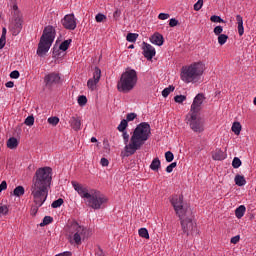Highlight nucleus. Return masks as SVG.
<instances>
[{
    "instance_id": "obj_18",
    "label": "nucleus",
    "mask_w": 256,
    "mask_h": 256,
    "mask_svg": "<svg viewBox=\"0 0 256 256\" xmlns=\"http://www.w3.org/2000/svg\"><path fill=\"white\" fill-rule=\"evenodd\" d=\"M69 123L74 131H79L81 129V118L79 116H72Z\"/></svg>"
},
{
    "instance_id": "obj_44",
    "label": "nucleus",
    "mask_w": 256,
    "mask_h": 256,
    "mask_svg": "<svg viewBox=\"0 0 256 256\" xmlns=\"http://www.w3.org/2000/svg\"><path fill=\"white\" fill-rule=\"evenodd\" d=\"M119 17H121V9L117 8L113 13L114 21H119Z\"/></svg>"
},
{
    "instance_id": "obj_7",
    "label": "nucleus",
    "mask_w": 256,
    "mask_h": 256,
    "mask_svg": "<svg viewBox=\"0 0 256 256\" xmlns=\"http://www.w3.org/2000/svg\"><path fill=\"white\" fill-rule=\"evenodd\" d=\"M70 233L72 235L69 236V241L71 245H81L82 241L89 238L90 231L85 226L79 225L77 222H72L70 226Z\"/></svg>"
},
{
    "instance_id": "obj_55",
    "label": "nucleus",
    "mask_w": 256,
    "mask_h": 256,
    "mask_svg": "<svg viewBox=\"0 0 256 256\" xmlns=\"http://www.w3.org/2000/svg\"><path fill=\"white\" fill-rule=\"evenodd\" d=\"M7 189V181H2L0 184V193H2V191H5Z\"/></svg>"
},
{
    "instance_id": "obj_3",
    "label": "nucleus",
    "mask_w": 256,
    "mask_h": 256,
    "mask_svg": "<svg viewBox=\"0 0 256 256\" xmlns=\"http://www.w3.org/2000/svg\"><path fill=\"white\" fill-rule=\"evenodd\" d=\"M72 186L82 199H86V205L87 207H91V209H101L104 203H107V197L97 191L91 193L87 187L77 183L76 181H72Z\"/></svg>"
},
{
    "instance_id": "obj_51",
    "label": "nucleus",
    "mask_w": 256,
    "mask_h": 256,
    "mask_svg": "<svg viewBox=\"0 0 256 256\" xmlns=\"http://www.w3.org/2000/svg\"><path fill=\"white\" fill-rule=\"evenodd\" d=\"M241 239V236L239 235H236L234 237L231 238L230 242L233 244V245H237L238 241H240Z\"/></svg>"
},
{
    "instance_id": "obj_4",
    "label": "nucleus",
    "mask_w": 256,
    "mask_h": 256,
    "mask_svg": "<svg viewBox=\"0 0 256 256\" xmlns=\"http://www.w3.org/2000/svg\"><path fill=\"white\" fill-rule=\"evenodd\" d=\"M137 71L135 69L127 68L122 73L120 80L117 84V89L120 93H130L135 89L138 81Z\"/></svg>"
},
{
    "instance_id": "obj_13",
    "label": "nucleus",
    "mask_w": 256,
    "mask_h": 256,
    "mask_svg": "<svg viewBox=\"0 0 256 256\" xmlns=\"http://www.w3.org/2000/svg\"><path fill=\"white\" fill-rule=\"evenodd\" d=\"M61 23L64 29H68L69 31H75L77 29V19H75V14L73 13L65 15Z\"/></svg>"
},
{
    "instance_id": "obj_2",
    "label": "nucleus",
    "mask_w": 256,
    "mask_h": 256,
    "mask_svg": "<svg viewBox=\"0 0 256 256\" xmlns=\"http://www.w3.org/2000/svg\"><path fill=\"white\" fill-rule=\"evenodd\" d=\"M149 137H151V125L148 122L138 124L130 137L129 145L124 147L125 157L135 155L145 142L149 141Z\"/></svg>"
},
{
    "instance_id": "obj_14",
    "label": "nucleus",
    "mask_w": 256,
    "mask_h": 256,
    "mask_svg": "<svg viewBox=\"0 0 256 256\" xmlns=\"http://www.w3.org/2000/svg\"><path fill=\"white\" fill-rule=\"evenodd\" d=\"M204 100H205V95H203V93L197 94L191 105L190 113L199 115V112L201 111V105H203Z\"/></svg>"
},
{
    "instance_id": "obj_38",
    "label": "nucleus",
    "mask_w": 256,
    "mask_h": 256,
    "mask_svg": "<svg viewBox=\"0 0 256 256\" xmlns=\"http://www.w3.org/2000/svg\"><path fill=\"white\" fill-rule=\"evenodd\" d=\"M210 21H212V23H225V20H223L220 16L217 15L211 16Z\"/></svg>"
},
{
    "instance_id": "obj_64",
    "label": "nucleus",
    "mask_w": 256,
    "mask_h": 256,
    "mask_svg": "<svg viewBox=\"0 0 256 256\" xmlns=\"http://www.w3.org/2000/svg\"><path fill=\"white\" fill-rule=\"evenodd\" d=\"M91 143H97V138L92 137V138H91Z\"/></svg>"
},
{
    "instance_id": "obj_60",
    "label": "nucleus",
    "mask_w": 256,
    "mask_h": 256,
    "mask_svg": "<svg viewBox=\"0 0 256 256\" xmlns=\"http://www.w3.org/2000/svg\"><path fill=\"white\" fill-rule=\"evenodd\" d=\"M15 86V83H13V81H8L6 84H5V87H8V89H12V87Z\"/></svg>"
},
{
    "instance_id": "obj_50",
    "label": "nucleus",
    "mask_w": 256,
    "mask_h": 256,
    "mask_svg": "<svg viewBox=\"0 0 256 256\" xmlns=\"http://www.w3.org/2000/svg\"><path fill=\"white\" fill-rule=\"evenodd\" d=\"M177 25H179V20L175 19V18H171L169 21V26L170 27H177Z\"/></svg>"
},
{
    "instance_id": "obj_27",
    "label": "nucleus",
    "mask_w": 256,
    "mask_h": 256,
    "mask_svg": "<svg viewBox=\"0 0 256 256\" xmlns=\"http://www.w3.org/2000/svg\"><path fill=\"white\" fill-rule=\"evenodd\" d=\"M72 41L73 40H71V39L63 41L59 46L60 51H67V49H69V45H71Z\"/></svg>"
},
{
    "instance_id": "obj_37",
    "label": "nucleus",
    "mask_w": 256,
    "mask_h": 256,
    "mask_svg": "<svg viewBox=\"0 0 256 256\" xmlns=\"http://www.w3.org/2000/svg\"><path fill=\"white\" fill-rule=\"evenodd\" d=\"M165 159H166L167 163H171L175 159V155H173V152L167 151L165 153Z\"/></svg>"
},
{
    "instance_id": "obj_9",
    "label": "nucleus",
    "mask_w": 256,
    "mask_h": 256,
    "mask_svg": "<svg viewBox=\"0 0 256 256\" xmlns=\"http://www.w3.org/2000/svg\"><path fill=\"white\" fill-rule=\"evenodd\" d=\"M170 203L174 208L177 217H183L184 215H192L193 210L187 204L183 203V195H174L170 198Z\"/></svg>"
},
{
    "instance_id": "obj_42",
    "label": "nucleus",
    "mask_w": 256,
    "mask_h": 256,
    "mask_svg": "<svg viewBox=\"0 0 256 256\" xmlns=\"http://www.w3.org/2000/svg\"><path fill=\"white\" fill-rule=\"evenodd\" d=\"M135 119H137V114L129 113L126 115L125 121H127V123H129V121H135Z\"/></svg>"
},
{
    "instance_id": "obj_53",
    "label": "nucleus",
    "mask_w": 256,
    "mask_h": 256,
    "mask_svg": "<svg viewBox=\"0 0 256 256\" xmlns=\"http://www.w3.org/2000/svg\"><path fill=\"white\" fill-rule=\"evenodd\" d=\"M158 19H161V21H165V19H169V14H167V13H160L158 15Z\"/></svg>"
},
{
    "instance_id": "obj_11",
    "label": "nucleus",
    "mask_w": 256,
    "mask_h": 256,
    "mask_svg": "<svg viewBox=\"0 0 256 256\" xmlns=\"http://www.w3.org/2000/svg\"><path fill=\"white\" fill-rule=\"evenodd\" d=\"M9 29L14 37H17L23 29V14L18 12L13 15L12 22L10 23Z\"/></svg>"
},
{
    "instance_id": "obj_10",
    "label": "nucleus",
    "mask_w": 256,
    "mask_h": 256,
    "mask_svg": "<svg viewBox=\"0 0 256 256\" xmlns=\"http://www.w3.org/2000/svg\"><path fill=\"white\" fill-rule=\"evenodd\" d=\"M197 115L198 114H190L187 123H189L194 133H203L205 131V122L200 117H197Z\"/></svg>"
},
{
    "instance_id": "obj_21",
    "label": "nucleus",
    "mask_w": 256,
    "mask_h": 256,
    "mask_svg": "<svg viewBox=\"0 0 256 256\" xmlns=\"http://www.w3.org/2000/svg\"><path fill=\"white\" fill-rule=\"evenodd\" d=\"M161 168V160L158 157L154 158L150 164V169L152 171H159Z\"/></svg>"
},
{
    "instance_id": "obj_56",
    "label": "nucleus",
    "mask_w": 256,
    "mask_h": 256,
    "mask_svg": "<svg viewBox=\"0 0 256 256\" xmlns=\"http://www.w3.org/2000/svg\"><path fill=\"white\" fill-rule=\"evenodd\" d=\"M238 33L241 36H243V33H245V28L243 27V24H238Z\"/></svg>"
},
{
    "instance_id": "obj_8",
    "label": "nucleus",
    "mask_w": 256,
    "mask_h": 256,
    "mask_svg": "<svg viewBox=\"0 0 256 256\" xmlns=\"http://www.w3.org/2000/svg\"><path fill=\"white\" fill-rule=\"evenodd\" d=\"M179 219L184 235H187V237L198 235L199 231L197 230V223L193 221V213L190 215L184 214L182 217H179Z\"/></svg>"
},
{
    "instance_id": "obj_49",
    "label": "nucleus",
    "mask_w": 256,
    "mask_h": 256,
    "mask_svg": "<svg viewBox=\"0 0 256 256\" xmlns=\"http://www.w3.org/2000/svg\"><path fill=\"white\" fill-rule=\"evenodd\" d=\"M60 51H61V49H59V46L55 45L53 47V51H52L54 57H59V55H61Z\"/></svg>"
},
{
    "instance_id": "obj_61",
    "label": "nucleus",
    "mask_w": 256,
    "mask_h": 256,
    "mask_svg": "<svg viewBox=\"0 0 256 256\" xmlns=\"http://www.w3.org/2000/svg\"><path fill=\"white\" fill-rule=\"evenodd\" d=\"M1 37L4 38V39H7V28H5V27L2 28Z\"/></svg>"
},
{
    "instance_id": "obj_57",
    "label": "nucleus",
    "mask_w": 256,
    "mask_h": 256,
    "mask_svg": "<svg viewBox=\"0 0 256 256\" xmlns=\"http://www.w3.org/2000/svg\"><path fill=\"white\" fill-rule=\"evenodd\" d=\"M7 43V38L0 37V49H3Z\"/></svg>"
},
{
    "instance_id": "obj_6",
    "label": "nucleus",
    "mask_w": 256,
    "mask_h": 256,
    "mask_svg": "<svg viewBox=\"0 0 256 256\" xmlns=\"http://www.w3.org/2000/svg\"><path fill=\"white\" fill-rule=\"evenodd\" d=\"M54 41L55 28H53V26H46L38 43L37 55L39 57H43V55L47 54L49 52V49H51V45H53Z\"/></svg>"
},
{
    "instance_id": "obj_45",
    "label": "nucleus",
    "mask_w": 256,
    "mask_h": 256,
    "mask_svg": "<svg viewBox=\"0 0 256 256\" xmlns=\"http://www.w3.org/2000/svg\"><path fill=\"white\" fill-rule=\"evenodd\" d=\"M214 35L219 36L223 33V26H216L213 30Z\"/></svg>"
},
{
    "instance_id": "obj_15",
    "label": "nucleus",
    "mask_w": 256,
    "mask_h": 256,
    "mask_svg": "<svg viewBox=\"0 0 256 256\" xmlns=\"http://www.w3.org/2000/svg\"><path fill=\"white\" fill-rule=\"evenodd\" d=\"M142 51V54L144 55L145 59H147V61H151L155 55H157L155 47L147 42L142 43Z\"/></svg>"
},
{
    "instance_id": "obj_48",
    "label": "nucleus",
    "mask_w": 256,
    "mask_h": 256,
    "mask_svg": "<svg viewBox=\"0 0 256 256\" xmlns=\"http://www.w3.org/2000/svg\"><path fill=\"white\" fill-rule=\"evenodd\" d=\"M95 19H96L97 23H102V21L104 19H107V16H105L104 14L99 13V14L96 15Z\"/></svg>"
},
{
    "instance_id": "obj_5",
    "label": "nucleus",
    "mask_w": 256,
    "mask_h": 256,
    "mask_svg": "<svg viewBox=\"0 0 256 256\" xmlns=\"http://www.w3.org/2000/svg\"><path fill=\"white\" fill-rule=\"evenodd\" d=\"M204 71L205 64H203V62H194L190 66L182 67L181 79L184 83H195L199 81Z\"/></svg>"
},
{
    "instance_id": "obj_29",
    "label": "nucleus",
    "mask_w": 256,
    "mask_h": 256,
    "mask_svg": "<svg viewBox=\"0 0 256 256\" xmlns=\"http://www.w3.org/2000/svg\"><path fill=\"white\" fill-rule=\"evenodd\" d=\"M63 203H65L63 198H59L52 202L51 207H52V209H58V207H61V205H63Z\"/></svg>"
},
{
    "instance_id": "obj_19",
    "label": "nucleus",
    "mask_w": 256,
    "mask_h": 256,
    "mask_svg": "<svg viewBox=\"0 0 256 256\" xmlns=\"http://www.w3.org/2000/svg\"><path fill=\"white\" fill-rule=\"evenodd\" d=\"M226 158H227V154H225V152H223V150L221 149L216 150L212 154V159H214V161H223Z\"/></svg>"
},
{
    "instance_id": "obj_25",
    "label": "nucleus",
    "mask_w": 256,
    "mask_h": 256,
    "mask_svg": "<svg viewBox=\"0 0 256 256\" xmlns=\"http://www.w3.org/2000/svg\"><path fill=\"white\" fill-rule=\"evenodd\" d=\"M13 195L15 197H21L22 195H25V188L23 186H17L13 191Z\"/></svg>"
},
{
    "instance_id": "obj_34",
    "label": "nucleus",
    "mask_w": 256,
    "mask_h": 256,
    "mask_svg": "<svg viewBox=\"0 0 256 256\" xmlns=\"http://www.w3.org/2000/svg\"><path fill=\"white\" fill-rule=\"evenodd\" d=\"M25 125H27L28 127H33V125H35V117L33 116H28L25 121H24Z\"/></svg>"
},
{
    "instance_id": "obj_16",
    "label": "nucleus",
    "mask_w": 256,
    "mask_h": 256,
    "mask_svg": "<svg viewBox=\"0 0 256 256\" xmlns=\"http://www.w3.org/2000/svg\"><path fill=\"white\" fill-rule=\"evenodd\" d=\"M100 79L101 69H99V67H95L93 78H90L87 82L88 89H91V91H95V87H97V83H99Z\"/></svg>"
},
{
    "instance_id": "obj_46",
    "label": "nucleus",
    "mask_w": 256,
    "mask_h": 256,
    "mask_svg": "<svg viewBox=\"0 0 256 256\" xmlns=\"http://www.w3.org/2000/svg\"><path fill=\"white\" fill-rule=\"evenodd\" d=\"M201 7H203V0H198L194 4V11H200Z\"/></svg>"
},
{
    "instance_id": "obj_20",
    "label": "nucleus",
    "mask_w": 256,
    "mask_h": 256,
    "mask_svg": "<svg viewBox=\"0 0 256 256\" xmlns=\"http://www.w3.org/2000/svg\"><path fill=\"white\" fill-rule=\"evenodd\" d=\"M7 147L8 149H17L19 147V140L15 137H11L7 141Z\"/></svg>"
},
{
    "instance_id": "obj_43",
    "label": "nucleus",
    "mask_w": 256,
    "mask_h": 256,
    "mask_svg": "<svg viewBox=\"0 0 256 256\" xmlns=\"http://www.w3.org/2000/svg\"><path fill=\"white\" fill-rule=\"evenodd\" d=\"M175 167H177V162H172L166 167V173H173V169H175Z\"/></svg>"
},
{
    "instance_id": "obj_63",
    "label": "nucleus",
    "mask_w": 256,
    "mask_h": 256,
    "mask_svg": "<svg viewBox=\"0 0 256 256\" xmlns=\"http://www.w3.org/2000/svg\"><path fill=\"white\" fill-rule=\"evenodd\" d=\"M56 256H71V252L66 251V252H63V253L57 254Z\"/></svg>"
},
{
    "instance_id": "obj_30",
    "label": "nucleus",
    "mask_w": 256,
    "mask_h": 256,
    "mask_svg": "<svg viewBox=\"0 0 256 256\" xmlns=\"http://www.w3.org/2000/svg\"><path fill=\"white\" fill-rule=\"evenodd\" d=\"M227 39H229V36L226 35V34L218 35V43H219V45H225L227 43Z\"/></svg>"
},
{
    "instance_id": "obj_41",
    "label": "nucleus",
    "mask_w": 256,
    "mask_h": 256,
    "mask_svg": "<svg viewBox=\"0 0 256 256\" xmlns=\"http://www.w3.org/2000/svg\"><path fill=\"white\" fill-rule=\"evenodd\" d=\"M122 137L124 140V145H125V147H127V145H129V133H127V130L122 132Z\"/></svg>"
},
{
    "instance_id": "obj_31",
    "label": "nucleus",
    "mask_w": 256,
    "mask_h": 256,
    "mask_svg": "<svg viewBox=\"0 0 256 256\" xmlns=\"http://www.w3.org/2000/svg\"><path fill=\"white\" fill-rule=\"evenodd\" d=\"M173 91H175V86H169L162 91V96L169 97L170 93H173Z\"/></svg>"
},
{
    "instance_id": "obj_62",
    "label": "nucleus",
    "mask_w": 256,
    "mask_h": 256,
    "mask_svg": "<svg viewBox=\"0 0 256 256\" xmlns=\"http://www.w3.org/2000/svg\"><path fill=\"white\" fill-rule=\"evenodd\" d=\"M13 11H14V15L17 14V13H18L19 15H21V12L19 11V7H18L17 5H14V6H13Z\"/></svg>"
},
{
    "instance_id": "obj_47",
    "label": "nucleus",
    "mask_w": 256,
    "mask_h": 256,
    "mask_svg": "<svg viewBox=\"0 0 256 256\" xmlns=\"http://www.w3.org/2000/svg\"><path fill=\"white\" fill-rule=\"evenodd\" d=\"M9 213V208L7 206H0V217L3 215H7Z\"/></svg>"
},
{
    "instance_id": "obj_36",
    "label": "nucleus",
    "mask_w": 256,
    "mask_h": 256,
    "mask_svg": "<svg viewBox=\"0 0 256 256\" xmlns=\"http://www.w3.org/2000/svg\"><path fill=\"white\" fill-rule=\"evenodd\" d=\"M48 123L49 125H53V127L57 126L59 124V117L54 116V117L48 118Z\"/></svg>"
},
{
    "instance_id": "obj_33",
    "label": "nucleus",
    "mask_w": 256,
    "mask_h": 256,
    "mask_svg": "<svg viewBox=\"0 0 256 256\" xmlns=\"http://www.w3.org/2000/svg\"><path fill=\"white\" fill-rule=\"evenodd\" d=\"M138 233L144 239H149V231L147 230V228H140L138 230Z\"/></svg>"
},
{
    "instance_id": "obj_22",
    "label": "nucleus",
    "mask_w": 256,
    "mask_h": 256,
    "mask_svg": "<svg viewBox=\"0 0 256 256\" xmlns=\"http://www.w3.org/2000/svg\"><path fill=\"white\" fill-rule=\"evenodd\" d=\"M234 181L238 187H243L244 185H247V180H245V176H241L237 174L234 178Z\"/></svg>"
},
{
    "instance_id": "obj_58",
    "label": "nucleus",
    "mask_w": 256,
    "mask_h": 256,
    "mask_svg": "<svg viewBox=\"0 0 256 256\" xmlns=\"http://www.w3.org/2000/svg\"><path fill=\"white\" fill-rule=\"evenodd\" d=\"M236 21L238 25H243V17L241 15H236Z\"/></svg>"
},
{
    "instance_id": "obj_17",
    "label": "nucleus",
    "mask_w": 256,
    "mask_h": 256,
    "mask_svg": "<svg viewBox=\"0 0 256 256\" xmlns=\"http://www.w3.org/2000/svg\"><path fill=\"white\" fill-rule=\"evenodd\" d=\"M150 42L153 45H157L158 47H161V45L165 43V39L159 32H156L150 37Z\"/></svg>"
},
{
    "instance_id": "obj_1",
    "label": "nucleus",
    "mask_w": 256,
    "mask_h": 256,
    "mask_svg": "<svg viewBox=\"0 0 256 256\" xmlns=\"http://www.w3.org/2000/svg\"><path fill=\"white\" fill-rule=\"evenodd\" d=\"M53 169L51 167H42L36 170L32 179L31 195L33 196L35 206L31 208V215H37L39 207L47 201L49 187L53 181Z\"/></svg>"
},
{
    "instance_id": "obj_23",
    "label": "nucleus",
    "mask_w": 256,
    "mask_h": 256,
    "mask_svg": "<svg viewBox=\"0 0 256 256\" xmlns=\"http://www.w3.org/2000/svg\"><path fill=\"white\" fill-rule=\"evenodd\" d=\"M245 211H247L245 205H240L238 208H236L235 216L237 217V219H241L243 215H245Z\"/></svg>"
},
{
    "instance_id": "obj_28",
    "label": "nucleus",
    "mask_w": 256,
    "mask_h": 256,
    "mask_svg": "<svg viewBox=\"0 0 256 256\" xmlns=\"http://www.w3.org/2000/svg\"><path fill=\"white\" fill-rule=\"evenodd\" d=\"M232 131L235 135H239L241 133V123L234 122L232 125Z\"/></svg>"
},
{
    "instance_id": "obj_32",
    "label": "nucleus",
    "mask_w": 256,
    "mask_h": 256,
    "mask_svg": "<svg viewBox=\"0 0 256 256\" xmlns=\"http://www.w3.org/2000/svg\"><path fill=\"white\" fill-rule=\"evenodd\" d=\"M53 221V217L51 216H45L43 218V221L40 223V227H45L46 225H50V223Z\"/></svg>"
},
{
    "instance_id": "obj_59",
    "label": "nucleus",
    "mask_w": 256,
    "mask_h": 256,
    "mask_svg": "<svg viewBox=\"0 0 256 256\" xmlns=\"http://www.w3.org/2000/svg\"><path fill=\"white\" fill-rule=\"evenodd\" d=\"M96 255L97 256H105V253L103 252V249H101V247L97 248Z\"/></svg>"
},
{
    "instance_id": "obj_40",
    "label": "nucleus",
    "mask_w": 256,
    "mask_h": 256,
    "mask_svg": "<svg viewBox=\"0 0 256 256\" xmlns=\"http://www.w3.org/2000/svg\"><path fill=\"white\" fill-rule=\"evenodd\" d=\"M240 165H241V159H239V157H235L232 161V167L234 169H239Z\"/></svg>"
},
{
    "instance_id": "obj_24",
    "label": "nucleus",
    "mask_w": 256,
    "mask_h": 256,
    "mask_svg": "<svg viewBox=\"0 0 256 256\" xmlns=\"http://www.w3.org/2000/svg\"><path fill=\"white\" fill-rule=\"evenodd\" d=\"M127 127H129V122L127 120L123 119L120 124L118 125L117 129L120 131V133H125L127 131Z\"/></svg>"
},
{
    "instance_id": "obj_26",
    "label": "nucleus",
    "mask_w": 256,
    "mask_h": 256,
    "mask_svg": "<svg viewBox=\"0 0 256 256\" xmlns=\"http://www.w3.org/2000/svg\"><path fill=\"white\" fill-rule=\"evenodd\" d=\"M138 37H139V34L137 33H128L126 36V41H128V43H135Z\"/></svg>"
},
{
    "instance_id": "obj_52",
    "label": "nucleus",
    "mask_w": 256,
    "mask_h": 256,
    "mask_svg": "<svg viewBox=\"0 0 256 256\" xmlns=\"http://www.w3.org/2000/svg\"><path fill=\"white\" fill-rule=\"evenodd\" d=\"M19 71H17V70H14V71H12L11 73H10V77H11V79H19Z\"/></svg>"
},
{
    "instance_id": "obj_35",
    "label": "nucleus",
    "mask_w": 256,
    "mask_h": 256,
    "mask_svg": "<svg viewBox=\"0 0 256 256\" xmlns=\"http://www.w3.org/2000/svg\"><path fill=\"white\" fill-rule=\"evenodd\" d=\"M78 105H80V107H85V105H87V96L85 95H81L78 97Z\"/></svg>"
},
{
    "instance_id": "obj_12",
    "label": "nucleus",
    "mask_w": 256,
    "mask_h": 256,
    "mask_svg": "<svg viewBox=\"0 0 256 256\" xmlns=\"http://www.w3.org/2000/svg\"><path fill=\"white\" fill-rule=\"evenodd\" d=\"M44 83L47 89H53L55 85L61 83V76L57 72H51L44 77Z\"/></svg>"
},
{
    "instance_id": "obj_54",
    "label": "nucleus",
    "mask_w": 256,
    "mask_h": 256,
    "mask_svg": "<svg viewBox=\"0 0 256 256\" xmlns=\"http://www.w3.org/2000/svg\"><path fill=\"white\" fill-rule=\"evenodd\" d=\"M100 163H101L102 167L109 166V160L107 158H101Z\"/></svg>"
},
{
    "instance_id": "obj_39",
    "label": "nucleus",
    "mask_w": 256,
    "mask_h": 256,
    "mask_svg": "<svg viewBox=\"0 0 256 256\" xmlns=\"http://www.w3.org/2000/svg\"><path fill=\"white\" fill-rule=\"evenodd\" d=\"M175 103H183V101H187V96L185 95H176L174 97Z\"/></svg>"
}]
</instances>
